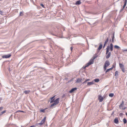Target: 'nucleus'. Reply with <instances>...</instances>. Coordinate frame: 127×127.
Segmentation results:
<instances>
[{"mask_svg":"<svg viewBox=\"0 0 127 127\" xmlns=\"http://www.w3.org/2000/svg\"><path fill=\"white\" fill-rule=\"evenodd\" d=\"M55 95L54 96H53L50 97V103H52L50 105V107H55V106L58 105L59 102L60 98H58L55 99Z\"/></svg>","mask_w":127,"mask_h":127,"instance_id":"nucleus-1","label":"nucleus"},{"mask_svg":"<svg viewBox=\"0 0 127 127\" xmlns=\"http://www.w3.org/2000/svg\"><path fill=\"white\" fill-rule=\"evenodd\" d=\"M110 49V51H112L113 50V45L112 43H111L110 44V46H108L106 48V54H107L109 51V49Z\"/></svg>","mask_w":127,"mask_h":127,"instance_id":"nucleus-2","label":"nucleus"},{"mask_svg":"<svg viewBox=\"0 0 127 127\" xmlns=\"http://www.w3.org/2000/svg\"><path fill=\"white\" fill-rule=\"evenodd\" d=\"M110 64V63L108 61H106L104 63L103 68L104 71L106 69L107 67H108Z\"/></svg>","mask_w":127,"mask_h":127,"instance_id":"nucleus-3","label":"nucleus"},{"mask_svg":"<svg viewBox=\"0 0 127 127\" xmlns=\"http://www.w3.org/2000/svg\"><path fill=\"white\" fill-rule=\"evenodd\" d=\"M119 107L122 110H124L126 108V107L124 106V103L123 101L122 102L121 104L120 105Z\"/></svg>","mask_w":127,"mask_h":127,"instance_id":"nucleus-4","label":"nucleus"},{"mask_svg":"<svg viewBox=\"0 0 127 127\" xmlns=\"http://www.w3.org/2000/svg\"><path fill=\"white\" fill-rule=\"evenodd\" d=\"M93 63L94 61L93 60H91L89 63H88L86 64V65L85 67V68L86 67L88 66L91 64H93Z\"/></svg>","mask_w":127,"mask_h":127,"instance_id":"nucleus-5","label":"nucleus"},{"mask_svg":"<svg viewBox=\"0 0 127 127\" xmlns=\"http://www.w3.org/2000/svg\"><path fill=\"white\" fill-rule=\"evenodd\" d=\"M46 119V117H45L41 121V122L38 124L40 126L42 125L45 122Z\"/></svg>","mask_w":127,"mask_h":127,"instance_id":"nucleus-6","label":"nucleus"},{"mask_svg":"<svg viewBox=\"0 0 127 127\" xmlns=\"http://www.w3.org/2000/svg\"><path fill=\"white\" fill-rule=\"evenodd\" d=\"M11 56V55L9 54L7 55H5L2 56V57L3 58H9Z\"/></svg>","mask_w":127,"mask_h":127,"instance_id":"nucleus-7","label":"nucleus"},{"mask_svg":"<svg viewBox=\"0 0 127 127\" xmlns=\"http://www.w3.org/2000/svg\"><path fill=\"white\" fill-rule=\"evenodd\" d=\"M98 99L99 102H102L103 100V98L101 95H99L98 96Z\"/></svg>","mask_w":127,"mask_h":127,"instance_id":"nucleus-8","label":"nucleus"},{"mask_svg":"<svg viewBox=\"0 0 127 127\" xmlns=\"http://www.w3.org/2000/svg\"><path fill=\"white\" fill-rule=\"evenodd\" d=\"M106 58L108 59L110 57L111 55V53L110 52H108V54H106Z\"/></svg>","mask_w":127,"mask_h":127,"instance_id":"nucleus-9","label":"nucleus"},{"mask_svg":"<svg viewBox=\"0 0 127 127\" xmlns=\"http://www.w3.org/2000/svg\"><path fill=\"white\" fill-rule=\"evenodd\" d=\"M77 89V88H72L69 91V92L70 93H71L74 92V91L76 90Z\"/></svg>","mask_w":127,"mask_h":127,"instance_id":"nucleus-10","label":"nucleus"},{"mask_svg":"<svg viewBox=\"0 0 127 127\" xmlns=\"http://www.w3.org/2000/svg\"><path fill=\"white\" fill-rule=\"evenodd\" d=\"M94 84V81H92L91 82H87V85L89 86H90L91 85L93 84Z\"/></svg>","mask_w":127,"mask_h":127,"instance_id":"nucleus-11","label":"nucleus"},{"mask_svg":"<svg viewBox=\"0 0 127 127\" xmlns=\"http://www.w3.org/2000/svg\"><path fill=\"white\" fill-rule=\"evenodd\" d=\"M82 80V79L81 78H78L77 79L76 83H80L81 82Z\"/></svg>","mask_w":127,"mask_h":127,"instance_id":"nucleus-12","label":"nucleus"},{"mask_svg":"<svg viewBox=\"0 0 127 127\" xmlns=\"http://www.w3.org/2000/svg\"><path fill=\"white\" fill-rule=\"evenodd\" d=\"M118 120L117 118H116L114 120V122L116 124H118Z\"/></svg>","mask_w":127,"mask_h":127,"instance_id":"nucleus-13","label":"nucleus"},{"mask_svg":"<svg viewBox=\"0 0 127 127\" xmlns=\"http://www.w3.org/2000/svg\"><path fill=\"white\" fill-rule=\"evenodd\" d=\"M81 3V2L80 0H78L77 1L76 3L75 4L76 5H79Z\"/></svg>","mask_w":127,"mask_h":127,"instance_id":"nucleus-14","label":"nucleus"},{"mask_svg":"<svg viewBox=\"0 0 127 127\" xmlns=\"http://www.w3.org/2000/svg\"><path fill=\"white\" fill-rule=\"evenodd\" d=\"M30 92V90L25 91L24 92V93L26 94H29Z\"/></svg>","mask_w":127,"mask_h":127,"instance_id":"nucleus-15","label":"nucleus"},{"mask_svg":"<svg viewBox=\"0 0 127 127\" xmlns=\"http://www.w3.org/2000/svg\"><path fill=\"white\" fill-rule=\"evenodd\" d=\"M116 64L115 63H113L112 65V67L111 68H112L111 69L112 70L113 68H115L116 67Z\"/></svg>","mask_w":127,"mask_h":127,"instance_id":"nucleus-16","label":"nucleus"},{"mask_svg":"<svg viewBox=\"0 0 127 127\" xmlns=\"http://www.w3.org/2000/svg\"><path fill=\"white\" fill-rule=\"evenodd\" d=\"M118 73V71H116L115 73V75L116 76H118L119 75Z\"/></svg>","mask_w":127,"mask_h":127,"instance_id":"nucleus-17","label":"nucleus"},{"mask_svg":"<svg viewBox=\"0 0 127 127\" xmlns=\"http://www.w3.org/2000/svg\"><path fill=\"white\" fill-rule=\"evenodd\" d=\"M102 45L101 44L99 46L97 50H100L102 48Z\"/></svg>","mask_w":127,"mask_h":127,"instance_id":"nucleus-18","label":"nucleus"},{"mask_svg":"<svg viewBox=\"0 0 127 127\" xmlns=\"http://www.w3.org/2000/svg\"><path fill=\"white\" fill-rule=\"evenodd\" d=\"M119 66L121 68H124V65L122 64H119Z\"/></svg>","mask_w":127,"mask_h":127,"instance_id":"nucleus-19","label":"nucleus"},{"mask_svg":"<svg viewBox=\"0 0 127 127\" xmlns=\"http://www.w3.org/2000/svg\"><path fill=\"white\" fill-rule=\"evenodd\" d=\"M46 108H45L44 109H41L40 110V112H41L42 113H45V110L46 109Z\"/></svg>","mask_w":127,"mask_h":127,"instance_id":"nucleus-20","label":"nucleus"},{"mask_svg":"<svg viewBox=\"0 0 127 127\" xmlns=\"http://www.w3.org/2000/svg\"><path fill=\"white\" fill-rule=\"evenodd\" d=\"M127 1H125L124 4V5H123V8H125V7L126 6V4H127Z\"/></svg>","mask_w":127,"mask_h":127,"instance_id":"nucleus-21","label":"nucleus"},{"mask_svg":"<svg viewBox=\"0 0 127 127\" xmlns=\"http://www.w3.org/2000/svg\"><path fill=\"white\" fill-rule=\"evenodd\" d=\"M111 69L112 68H110L109 69H107L106 70V71H105V73H106L107 72H108L110 71V70H112V69Z\"/></svg>","mask_w":127,"mask_h":127,"instance_id":"nucleus-22","label":"nucleus"},{"mask_svg":"<svg viewBox=\"0 0 127 127\" xmlns=\"http://www.w3.org/2000/svg\"><path fill=\"white\" fill-rule=\"evenodd\" d=\"M94 81L96 82H98L99 81L98 79H95L94 80Z\"/></svg>","mask_w":127,"mask_h":127,"instance_id":"nucleus-23","label":"nucleus"},{"mask_svg":"<svg viewBox=\"0 0 127 127\" xmlns=\"http://www.w3.org/2000/svg\"><path fill=\"white\" fill-rule=\"evenodd\" d=\"M123 121L124 123L125 124H126L127 123V121L125 118H124L123 119Z\"/></svg>","mask_w":127,"mask_h":127,"instance_id":"nucleus-24","label":"nucleus"},{"mask_svg":"<svg viewBox=\"0 0 127 127\" xmlns=\"http://www.w3.org/2000/svg\"><path fill=\"white\" fill-rule=\"evenodd\" d=\"M108 38L106 40V41H105V43H104V46H105V44H106L108 42Z\"/></svg>","mask_w":127,"mask_h":127,"instance_id":"nucleus-25","label":"nucleus"},{"mask_svg":"<svg viewBox=\"0 0 127 127\" xmlns=\"http://www.w3.org/2000/svg\"><path fill=\"white\" fill-rule=\"evenodd\" d=\"M114 94L113 93H110L109 95V96L111 97H112L114 96Z\"/></svg>","mask_w":127,"mask_h":127,"instance_id":"nucleus-26","label":"nucleus"},{"mask_svg":"<svg viewBox=\"0 0 127 127\" xmlns=\"http://www.w3.org/2000/svg\"><path fill=\"white\" fill-rule=\"evenodd\" d=\"M23 15V12H20L19 15L20 16H22Z\"/></svg>","mask_w":127,"mask_h":127,"instance_id":"nucleus-27","label":"nucleus"},{"mask_svg":"<svg viewBox=\"0 0 127 127\" xmlns=\"http://www.w3.org/2000/svg\"><path fill=\"white\" fill-rule=\"evenodd\" d=\"M114 47L116 48V49H119V48H120V47L119 46H117V45H115L114 46Z\"/></svg>","mask_w":127,"mask_h":127,"instance_id":"nucleus-28","label":"nucleus"},{"mask_svg":"<svg viewBox=\"0 0 127 127\" xmlns=\"http://www.w3.org/2000/svg\"><path fill=\"white\" fill-rule=\"evenodd\" d=\"M6 110H4L2 111L1 113V114H3V113H5L6 112Z\"/></svg>","mask_w":127,"mask_h":127,"instance_id":"nucleus-29","label":"nucleus"},{"mask_svg":"<svg viewBox=\"0 0 127 127\" xmlns=\"http://www.w3.org/2000/svg\"><path fill=\"white\" fill-rule=\"evenodd\" d=\"M121 69H122V70L123 71V72H125V71H124L125 69H124V68H121Z\"/></svg>","mask_w":127,"mask_h":127,"instance_id":"nucleus-30","label":"nucleus"},{"mask_svg":"<svg viewBox=\"0 0 127 127\" xmlns=\"http://www.w3.org/2000/svg\"><path fill=\"white\" fill-rule=\"evenodd\" d=\"M3 107H0V111H1L3 109Z\"/></svg>","mask_w":127,"mask_h":127,"instance_id":"nucleus-31","label":"nucleus"},{"mask_svg":"<svg viewBox=\"0 0 127 127\" xmlns=\"http://www.w3.org/2000/svg\"><path fill=\"white\" fill-rule=\"evenodd\" d=\"M114 33L113 36L112 37V41L113 42V39H114Z\"/></svg>","mask_w":127,"mask_h":127,"instance_id":"nucleus-32","label":"nucleus"},{"mask_svg":"<svg viewBox=\"0 0 127 127\" xmlns=\"http://www.w3.org/2000/svg\"><path fill=\"white\" fill-rule=\"evenodd\" d=\"M40 5L42 7H44V5L42 3L40 4Z\"/></svg>","mask_w":127,"mask_h":127,"instance_id":"nucleus-33","label":"nucleus"},{"mask_svg":"<svg viewBox=\"0 0 127 127\" xmlns=\"http://www.w3.org/2000/svg\"><path fill=\"white\" fill-rule=\"evenodd\" d=\"M102 97H103V99H105L106 98V97L104 95Z\"/></svg>","mask_w":127,"mask_h":127,"instance_id":"nucleus-34","label":"nucleus"},{"mask_svg":"<svg viewBox=\"0 0 127 127\" xmlns=\"http://www.w3.org/2000/svg\"><path fill=\"white\" fill-rule=\"evenodd\" d=\"M70 49H71V51H72V50L73 49V48L72 47H70Z\"/></svg>","mask_w":127,"mask_h":127,"instance_id":"nucleus-35","label":"nucleus"},{"mask_svg":"<svg viewBox=\"0 0 127 127\" xmlns=\"http://www.w3.org/2000/svg\"><path fill=\"white\" fill-rule=\"evenodd\" d=\"M90 80V79H87L86 80V81L87 82L89 81Z\"/></svg>","mask_w":127,"mask_h":127,"instance_id":"nucleus-36","label":"nucleus"},{"mask_svg":"<svg viewBox=\"0 0 127 127\" xmlns=\"http://www.w3.org/2000/svg\"><path fill=\"white\" fill-rule=\"evenodd\" d=\"M2 12L0 10V14H2Z\"/></svg>","mask_w":127,"mask_h":127,"instance_id":"nucleus-37","label":"nucleus"},{"mask_svg":"<svg viewBox=\"0 0 127 127\" xmlns=\"http://www.w3.org/2000/svg\"><path fill=\"white\" fill-rule=\"evenodd\" d=\"M87 82L85 80V81L83 83V84H84L85 83Z\"/></svg>","mask_w":127,"mask_h":127,"instance_id":"nucleus-38","label":"nucleus"},{"mask_svg":"<svg viewBox=\"0 0 127 127\" xmlns=\"http://www.w3.org/2000/svg\"><path fill=\"white\" fill-rule=\"evenodd\" d=\"M19 111V112H24L23 111H21V110H19V111Z\"/></svg>","mask_w":127,"mask_h":127,"instance_id":"nucleus-39","label":"nucleus"},{"mask_svg":"<svg viewBox=\"0 0 127 127\" xmlns=\"http://www.w3.org/2000/svg\"><path fill=\"white\" fill-rule=\"evenodd\" d=\"M124 51H127V49L124 50Z\"/></svg>","mask_w":127,"mask_h":127,"instance_id":"nucleus-40","label":"nucleus"},{"mask_svg":"<svg viewBox=\"0 0 127 127\" xmlns=\"http://www.w3.org/2000/svg\"><path fill=\"white\" fill-rule=\"evenodd\" d=\"M2 115V114H1V113L0 114V116L1 115Z\"/></svg>","mask_w":127,"mask_h":127,"instance_id":"nucleus-41","label":"nucleus"},{"mask_svg":"<svg viewBox=\"0 0 127 127\" xmlns=\"http://www.w3.org/2000/svg\"><path fill=\"white\" fill-rule=\"evenodd\" d=\"M126 115L127 116V112L126 113Z\"/></svg>","mask_w":127,"mask_h":127,"instance_id":"nucleus-42","label":"nucleus"},{"mask_svg":"<svg viewBox=\"0 0 127 127\" xmlns=\"http://www.w3.org/2000/svg\"><path fill=\"white\" fill-rule=\"evenodd\" d=\"M125 1H127V0H125Z\"/></svg>","mask_w":127,"mask_h":127,"instance_id":"nucleus-43","label":"nucleus"}]
</instances>
